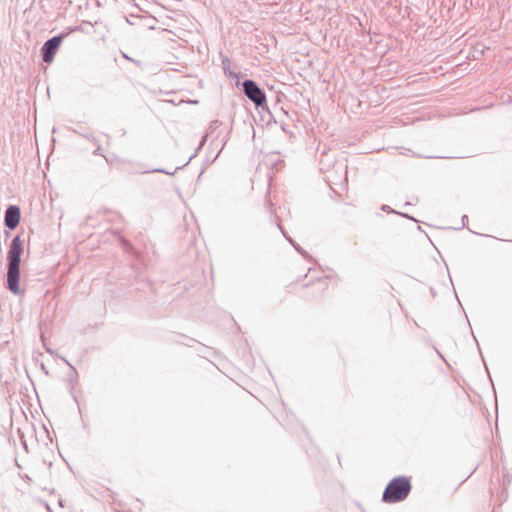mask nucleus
Here are the masks:
<instances>
[{
    "label": "nucleus",
    "mask_w": 512,
    "mask_h": 512,
    "mask_svg": "<svg viewBox=\"0 0 512 512\" xmlns=\"http://www.w3.org/2000/svg\"><path fill=\"white\" fill-rule=\"evenodd\" d=\"M23 241L20 236H15L11 243L7 253V288L14 294H20V265L21 255L23 253Z\"/></svg>",
    "instance_id": "nucleus-1"
},
{
    "label": "nucleus",
    "mask_w": 512,
    "mask_h": 512,
    "mask_svg": "<svg viewBox=\"0 0 512 512\" xmlns=\"http://www.w3.org/2000/svg\"><path fill=\"white\" fill-rule=\"evenodd\" d=\"M294 248L301 254L303 255L304 257H307V253L301 248V246H299L298 244H296L294 246Z\"/></svg>",
    "instance_id": "nucleus-9"
},
{
    "label": "nucleus",
    "mask_w": 512,
    "mask_h": 512,
    "mask_svg": "<svg viewBox=\"0 0 512 512\" xmlns=\"http://www.w3.org/2000/svg\"><path fill=\"white\" fill-rule=\"evenodd\" d=\"M467 219H468V218H467V216H466V215H464V216L462 217L463 222H464V221H466Z\"/></svg>",
    "instance_id": "nucleus-10"
},
{
    "label": "nucleus",
    "mask_w": 512,
    "mask_h": 512,
    "mask_svg": "<svg viewBox=\"0 0 512 512\" xmlns=\"http://www.w3.org/2000/svg\"><path fill=\"white\" fill-rule=\"evenodd\" d=\"M67 34L62 33L48 39L41 48L42 60L45 63H50L54 59L56 52L58 51L63 39Z\"/></svg>",
    "instance_id": "nucleus-4"
},
{
    "label": "nucleus",
    "mask_w": 512,
    "mask_h": 512,
    "mask_svg": "<svg viewBox=\"0 0 512 512\" xmlns=\"http://www.w3.org/2000/svg\"><path fill=\"white\" fill-rule=\"evenodd\" d=\"M243 92L246 97L251 100L257 107L266 103L265 92L258 86V84L250 79L242 83Z\"/></svg>",
    "instance_id": "nucleus-3"
},
{
    "label": "nucleus",
    "mask_w": 512,
    "mask_h": 512,
    "mask_svg": "<svg viewBox=\"0 0 512 512\" xmlns=\"http://www.w3.org/2000/svg\"><path fill=\"white\" fill-rule=\"evenodd\" d=\"M21 218L20 208L16 205H10L6 211L4 216L5 226L11 230L15 229Z\"/></svg>",
    "instance_id": "nucleus-5"
},
{
    "label": "nucleus",
    "mask_w": 512,
    "mask_h": 512,
    "mask_svg": "<svg viewBox=\"0 0 512 512\" xmlns=\"http://www.w3.org/2000/svg\"><path fill=\"white\" fill-rule=\"evenodd\" d=\"M277 227H278V229H280V230H281V232H282L283 236H284V237H285V238H286V239H287V240L292 244V246L294 247L297 243H296V242H294V240H293L290 236H288V235L285 233V231L282 229V227H281V225H280L279 223H277Z\"/></svg>",
    "instance_id": "nucleus-8"
},
{
    "label": "nucleus",
    "mask_w": 512,
    "mask_h": 512,
    "mask_svg": "<svg viewBox=\"0 0 512 512\" xmlns=\"http://www.w3.org/2000/svg\"><path fill=\"white\" fill-rule=\"evenodd\" d=\"M195 155L196 154H193L192 156H190L189 160L186 163H184L181 166L176 167L174 171H168L166 169L159 168V169L152 170V172L164 173V174H167V175H174L178 170L184 168Z\"/></svg>",
    "instance_id": "nucleus-6"
},
{
    "label": "nucleus",
    "mask_w": 512,
    "mask_h": 512,
    "mask_svg": "<svg viewBox=\"0 0 512 512\" xmlns=\"http://www.w3.org/2000/svg\"><path fill=\"white\" fill-rule=\"evenodd\" d=\"M381 209H382V211H385V212H388V213H396V211H395V210H393V209H392L390 206H388V205H383V206L381 207ZM397 214H399V212H397ZM400 215H402V216H404V217H407V218H409V219H412V217H410V216H408V215H406V214L400 213Z\"/></svg>",
    "instance_id": "nucleus-7"
},
{
    "label": "nucleus",
    "mask_w": 512,
    "mask_h": 512,
    "mask_svg": "<svg viewBox=\"0 0 512 512\" xmlns=\"http://www.w3.org/2000/svg\"><path fill=\"white\" fill-rule=\"evenodd\" d=\"M96 155H99V149H97L95 152H94Z\"/></svg>",
    "instance_id": "nucleus-11"
},
{
    "label": "nucleus",
    "mask_w": 512,
    "mask_h": 512,
    "mask_svg": "<svg viewBox=\"0 0 512 512\" xmlns=\"http://www.w3.org/2000/svg\"><path fill=\"white\" fill-rule=\"evenodd\" d=\"M411 491L409 478L398 476L393 478L386 486L382 500L385 503H397L405 500Z\"/></svg>",
    "instance_id": "nucleus-2"
}]
</instances>
